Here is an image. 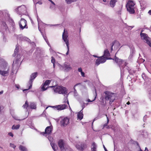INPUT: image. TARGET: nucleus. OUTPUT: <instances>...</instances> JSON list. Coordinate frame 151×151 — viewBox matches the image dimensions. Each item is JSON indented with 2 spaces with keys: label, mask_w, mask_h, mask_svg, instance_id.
Listing matches in <instances>:
<instances>
[{
  "label": "nucleus",
  "mask_w": 151,
  "mask_h": 151,
  "mask_svg": "<svg viewBox=\"0 0 151 151\" xmlns=\"http://www.w3.org/2000/svg\"><path fill=\"white\" fill-rule=\"evenodd\" d=\"M0 74L3 76H8L10 72V68L8 64L5 61H3L0 66Z\"/></svg>",
  "instance_id": "1"
},
{
  "label": "nucleus",
  "mask_w": 151,
  "mask_h": 151,
  "mask_svg": "<svg viewBox=\"0 0 151 151\" xmlns=\"http://www.w3.org/2000/svg\"><path fill=\"white\" fill-rule=\"evenodd\" d=\"M49 87L52 88L53 91L56 93L62 94H65L67 93V90L64 87L61 86H50Z\"/></svg>",
  "instance_id": "2"
},
{
  "label": "nucleus",
  "mask_w": 151,
  "mask_h": 151,
  "mask_svg": "<svg viewBox=\"0 0 151 151\" xmlns=\"http://www.w3.org/2000/svg\"><path fill=\"white\" fill-rule=\"evenodd\" d=\"M104 93L105 94V98L106 100L109 101L110 104H112L115 99L114 94L108 91L105 92Z\"/></svg>",
  "instance_id": "3"
},
{
  "label": "nucleus",
  "mask_w": 151,
  "mask_h": 151,
  "mask_svg": "<svg viewBox=\"0 0 151 151\" xmlns=\"http://www.w3.org/2000/svg\"><path fill=\"white\" fill-rule=\"evenodd\" d=\"M135 4L132 1H128L126 5L127 10L131 14H134L135 12L134 5Z\"/></svg>",
  "instance_id": "4"
},
{
  "label": "nucleus",
  "mask_w": 151,
  "mask_h": 151,
  "mask_svg": "<svg viewBox=\"0 0 151 151\" xmlns=\"http://www.w3.org/2000/svg\"><path fill=\"white\" fill-rule=\"evenodd\" d=\"M62 38L64 42H65L68 48V51L66 54L68 55V54L69 47V40L68 37V34L67 31L64 29V32L62 35Z\"/></svg>",
  "instance_id": "5"
},
{
  "label": "nucleus",
  "mask_w": 151,
  "mask_h": 151,
  "mask_svg": "<svg viewBox=\"0 0 151 151\" xmlns=\"http://www.w3.org/2000/svg\"><path fill=\"white\" fill-rule=\"evenodd\" d=\"M37 72H35L32 73L30 76L29 80L28 82V85L29 86V88L28 89H26L23 90V91H27L32 87V82L33 80L35 78L37 77Z\"/></svg>",
  "instance_id": "6"
},
{
  "label": "nucleus",
  "mask_w": 151,
  "mask_h": 151,
  "mask_svg": "<svg viewBox=\"0 0 151 151\" xmlns=\"http://www.w3.org/2000/svg\"><path fill=\"white\" fill-rule=\"evenodd\" d=\"M15 11L19 14H25L26 12V8L24 5L19 6L15 9Z\"/></svg>",
  "instance_id": "7"
},
{
  "label": "nucleus",
  "mask_w": 151,
  "mask_h": 151,
  "mask_svg": "<svg viewBox=\"0 0 151 151\" xmlns=\"http://www.w3.org/2000/svg\"><path fill=\"white\" fill-rule=\"evenodd\" d=\"M115 62L118 64L120 68H124L125 66L128 64V63L126 60H122L116 58H115Z\"/></svg>",
  "instance_id": "8"
},
{
  "label": "nucleus",
  "mask_w": 151,
  "mask_h": 151,
  "mask_svg": "<svg viewBox=\"0 0 151 151\" xmlns=\"http://www.w3.org/2000/svg\"><path fill=\"white\" fill-rule=\"evenodd\" d=\"M52 126L47 127L45 129V132L41 133V134L45 136L47 134H50L52 133Z\"/></svg>",
  "instance_id": "9"
},
{
  "label": "nucleus",
  "mask_w": 151,
  "mask_h": 151,
  "mask_svg": "<svg viewBox=\"0 0 151 151\" xmlns=\"http://www.w3.org/2000/svg\"><path fill=\"white\" fill-rule=\"evenodd\" d=\"M60 123L62 126H66L69 123V119L67 117L63 118L60 121Z\"/></svg>",
  "instance_id": "10"
},
{
  "label": "nucleus",
  "mask_w": 151,
  "mask_h": 151,
  "mask_svg": "<svg viewBox=\"0 0 151 151\" xmlns=\"http://www.w3.org/2000/svg\"><path fill=\"white\" fill-rule=\"evenodd\" d=\"M107 59L103 56L98 57V58L96 60V64L98 65L100 63H104Z\"/></svg>",
  "instance_id": "11"
},
{
  "label": "nucleus",
  "mask_w": 151,
  "mask_h": 151,
  "mask_svg": "<svg viewBox=\"0 0 151 151\" xmlns=\"http://www.w3.org/2000/svg\"><path fill=\"white\" fill-rule=\"evenodd\" d=\"M58 146L62 151H63L65 149L66 145L65 142L62 139H60L58 142Z\"/></svg>",
  "instance_id": "12"
},
{
  "label": "nucleus",
  "mask_w": 151,
  "mask_h": 151,
  "mask_svg": "<svg viewBox=\"0 0 151 151\" xmlns=\"http://www.w3.org/2000/svg\"><path fill=\"white\" fill-rule=\"evenodd\" d=\"M51 82H53V81L52 80H47L46 81L43 85H42L41 87V89L42 91H45L47 88H50V87H48L46 88L45 86L48 85Z\"/></svg>",
  "instance_id": "13"
},
{
  "label": "nucleus",
  "mask_w": 151,
  "mask_h": 151,
  "mask_svg": "<svg viewBox=\"0 0 151 151\" xmlns=\"http://www.w3.org/2000/svg\"><path fill=\"white\" fill-rule=\"evenodd\" d=\"M67 106V105L64 104L54 106H53V107L55 109H56L58 110H61L65 109Z\"/></svg>",
  "instance_id": "14"
},
{
  "label": "nucleus",
  "mask_w": 151,
  "mask_h": 151,
  "mask_svg": "<svg viewBox=\"0 0 151 151\" xmlns=\"http://www.w3.org/2000/svg\"><path fill=\"white\" fill-rule=\"evenodd\" d=\"M67 106V105L64 104L54 106H53V107L55 109H56L58 110H61L65 109Z\"/></svg>",
  "instance_id": "15"
},
{
  "label": "nucleus",
  "mask_w": 151,
  "mask_h": 151,
  "mask_svg": "<svg viewBox=\"0 0 151 151\" xmlns=\"http://www.w3.org/2000/svg\"><path fill=\"white\" fill-rule=\"evenodd\" d=\"M26 23V20L23 19H21L19 23L20 28L23 29L25 28L27 25Z\"/></svg>",
  "instance_id": "16"
},
{
  "label": "nucleus",
  "mask_w": 151,
  "mask_h": 151,
  "mask_svg": "<svg viewBox=\"0 0 151 151\" xmlns=\"http://www.w3.org/2000/svg\"><path fill=\"white\" fill-rule=\"evenodd\" d=\"M60 68L61 69L63 70L64 69V70H65L67 71H69L71 69L70 65L66 63H65L62 66L61 65H60Z\"/></svg>",
  "instance_id": "17"
},
{
  "label": "nucleus",
  "mask_w": 151,
  "mask_h": 151,
  "mask_svg": "<svg viewBox=\"0 0 151 151\" xmlns=\"http://www.w3.org/2000/svg\"><path fill=\"white\" fill-rule=\"evenodd\" d=\"M110 55V54L108 50L106 49H105L104 52V55L103 56V57L104 56V57L106 58L107 60L111 59H112L111 58H108L109 57Z\"/></svg>",
  "instance_id": "18"
},
{
  "label": "nucleus",
  "mask_w": 151,
  "mask_h": 151,
  "mask_svg": "<svg viewBox=\"0 0 151 151\" xmlns=\"http://www.w3.org/2000/svg\"><path fill=\"white\" fill-rule=\"evenodd\" d=\"M76 148L80 151H82L86 147V146L81 144H78L76 145Z\"/></svg>",
  "instance_id": "19"
},
{
  "label": "nucleus",
  "mask_w": 151,
  "mask_h": 151,
  "mask_svg": "<svg viewBox=\"0 0 151 151\" xmlns=\"http://www.w3.org/2000/svg\"><path fill=\"white\" fill-rule=\"evenodd\" d=\"M78 118L81 120L83 117L82 110H81L78 114Z\"/></svg>",
  "instance_id": "20"
},
{
  "label": "nucleus",
  "mask_w": 151,
  "mask_h": 151,
  "mask_svg": "<svg viewBox=\"0 0 151 151\" xmlns=\"http://www.w3.org/2000/svg\"><path fill=\"white\" fill-rule=\"evenodd\" d=\"M116 1V0H111L109 3L110 6L112 8L114 7L115 6Z\"/></svg>",
  "instance_id": "21"
},
{
  "label": "nucleus",
  "mask_w": 151,
  "mask_h": 151,
  "mask_svg": "<svg viewBox=\"0 0 151 151\" xmlns=\"http://www.w3.org/2000/svg\"><path fill=\"white\" fill-rule=\"evenodd\" d=\"M50 145L53 149L54 151H56V150L57 149V147L56 145L52 142H50Z\"/></svg>",
  "instance_id": "22"
},
{
  "label": "nucleus",
  "mask_w": 151,
  "mask_h": 151,
  "mask_svg": "<svg viewBox=\"0 0 151 151\" xmlns=\"http://www.w3.org/2000/svg\"><path fill=\"white\" fill-rule=\"evenodd\" d=\"M29 107L30 108L32 109H36V105L35 103L33 102L30 103L29 105Z\"/></svg>",
  "instance_id": "23"
},
{
  "label": "nucleus",
  "mask_w": 151,
  "mask_h": 151,
  "mask_svg": "<svg viewBox=\"0 0 151 151\" xmlns=\"http://www.w3.org/2000/svg\"><path fill=\"white\" fill-rule=\"evenodd\" d=\"M96 146L95 143L92 144V146L91 150L92 151H96Z\"/></svg>",
  "instance_id": "24"
},
{
  "label": "nucleus",
  "mask_w": 151,
  "mask_h": 151,
  "mask_svg": "<svg viewBox=\"0 0 151 151\" xmlns=\"http://www.w3.org/2000/svg\"><path fill=\"white\" fill-rule=\"evenodd\" d=\"M19 148L20 150L22 151H27V149L26 148V147L23 146L22 145H20L19 147Z\"/></svg>",
  "instance_id": "25"
},
{
  "label": "nucleus",
  "mask_w": 151,
  "mask_h": 151,
  "mask_svg": "<svg viewBox=\"0 0 151 151\" xmlns=\"http://www.w3.org/2000/svg\"><path fill=\"white\" fill-rule=\"evenodd\" d=\"M20 127V125L19 124H18L16 125H13L12 127V129H18Z\"/></svg>",
  "instance_id": "26"
},
{
  "label": "nucleus",
  "mask_w": 151,
  "mask_h": 151,
  "mask_svg": "<svg viewBox=\"0 0 151 151\" xmlns=\"http://www.w3.org/2000/svg\"><path fill=\"white\" fill-rule=\"evenodd\" d=\"M23 107L24 108H26L27 109V108L28 107V104L27 101H26L25 104L23 105Z\"/></svg>",
  "instance_id": "27"
},
{
  "label": "nucleus",
  "mask_w": 151,
  "mask_h": 151,
  "mask_svg": "<svg viewBox=\"0 0 151 151\" xmlns=\"http://www.w3.org/2000/svg\"><path fill=\"white\" fill-rule=\"evenodd\" d=\"M43 37L44 40H45V41L48 44V45L50 47H51L50 46V43H49V42L47 40V37L45 36H44V35H43Z\"/></svg>",
  "instance_id": "28"
},
{
  "label": "nucleus",
  "mask_w": 151,
  "mask_h": 151,
  "mask_svg": "<svg viewBox=\"0 0 151 151\" xmlns=\"http://www.w3.org/2000/svg\"><path fill=\"white\" fill-rule=\"evenodd\" d=\"M51 58V62L53 64H54L55 63V60L53 57H52Z\"/></svg>",
  "instance_id": "29"
},
{
  "label": "nucleus",
  "mask_w": 151,
  "mask_h": 151,
  "mask_svg": "<svg viewBox=\"0 0 151 151\" xmlns=\"http://www.w3.org/2000/svg\"><path fill=\"white\" fill-rule=\"evenodd\" d=\"M137 148L138 150H139V151H142V150L141 149L139 144L137 143Z\"/></svg>",
  "instance_id": "30"
},
{
  "label": "nucleus",
  "mask_w": 151,
  "mask_h": 151,
  "mask_svg": "<svg viewBox=\"0 0 151 151\" xmlns=\"http://www.w3.org/2000/svg\"><path fill=\"white\" fill-rule=\"evenodd\" d=\"M10 147L13 148L14 149L16 147V146L14 145V144L10 143Z\"/></svg>",
  "instance_id": "31"
},
{
  "label": "nucleus",
  "mask_w": 151,
  "mask_h": 151,
  "mask_svg": "<svg viewBox=\"0 0 151 151\" xmlns=\"http://www.w3.org/2000/svg\"><path fill=\"white\" fill-rule=\"evenodd\" d=\"M18 49H19L17 48V47H16V49H15L14 50V53L15 54H17V52L18 51Z\"/></svg>",
  "instance_id": "32"
},
{
  "label": "nucleus",
  "mask_w": 151,
  "mask_h": 151,
  "mask_svg": "<svg viewBox=\"0 0 151 151\" xmlns=\"http://www.w3.org/2000/svg\"><path fill=\"white\" fill-rule=\"evenodd\" d=\"M81 75L83 77H84L85 76V73L83 72H81Z\"/></svg>",
  "instance_id": "33"
},
{
  "label": "nucleus",
  "mask_w": 151,
  "mask_h": 151,
  "mask_svg": "<svg viewBox=\"0 0 151 151\" xmlns=\"http://www.w3.org/2000/svg\"><path fill=\"white\" fill-rule=\"evenodd\" d=\"M48 139L49 140L50 142H51V141H52V140L53 139L52 138V137H49L48 138Z\"/></svg>",
  "instance_id": "34"
},
{
  "label": "nucleus",
  "mask_w": 151,
  "mask_h": 151,
  "mask_svg": "<svg viewBox=\"0 0 151 151\" xmlns=\"http://www.w3.org/2000/svg\"><path fill=\"white\" fill-rule=\"evenodd\" d=\"M8 134L9 136H10L12 137H13V134L12 133H11V132L9 133Z\"/></svg>",
  "instance_id": "35"
},
{
  "label": "nucleus",
  "mask_w": 151,
  "mask_h": 151,
  "mask_svg": "<svg viewBox=\"0 0 151 151\" xmlns=\"http://www.w3.org/2000/svg\"><path fill=\"white\" fill-rule=\"evenodd\" d=\"M95 99H96V97L92 101H91L90 99H88L87 100V101L88 102H92V101H94Z\"/></svg>",
  "instance_id": "36"
},
{
  "label": "nucleus",
  "mask_w": 151,
  "mask_h": 151,
  "mask_svg": "<svg viewBox=\"0 0 151 151\" xmlns=\"http://www.w3.org/2000/svg\"><path fill=\"white\" fill-rule=\"evenodd\" d=\"M78 72L79 71H82V69L81 68H79L78 69Z\"/></svg>",
  "instance_id": "37"
},
{
  "label": "nucleus",
  "mask_w": 151,
  "mask_h": 151,
  "mask_svg": "<svg viewBox=\"0 0 151 151\" xmlns=\"http://www.w3.org/2000/svg\"><path fill=\"white\" fill-rule=\"evenodd\" d=\"M42 4V2L41 1H38L37 4Z\"/></svg>",
  "instance_id": "38"
},
{
  "label": "nucleus",
  "mask_w": 151,
  "mask_h": 151,
  "mask_svg": "<svg viewBox=\"0 0 151 151\" xmlns=\"http://www.w3.org/2000/svg\"><path fill=\"white\" fill-rule=\"evenodd\" d=\"M106 118H107V124H108V123L109 122V119H108V117H107V115H106Z\"/></svg>",
  "instance_id": "39"
},
{
  "label": "nucleus",
  "mask_w": 151,
  "mask_h": 151,
  "mask_svg": "<svg viewBox=\"0 0 151 151\" xmlns=\"http://www.w3.org/2000/svg\"><path fill=\"white\" fill-rule=\"evenodd\" d=\"M49 1H50L52 4L53 5H55V4L51 0H48Z\"/></svg>",
  "instance_id": "40"
},
{
  "label": "nucleus",
  "mask_w": 151,
  "mask_h": 151,
  "mask_svg": "<svg viewBox=\"0 0 151 151\" xmlns=\"http://www.w3.org/2000/svg\"><path fill=\"white\" fill-rule=\"evenodd\" d=\"M85 104H84L82 106V110H83V109L84 108L85 106Z\"/></svg>",
  "instance_id": "41"
},
{
  "label": "nucleus",
  "mask_w": 151,
  "mask_h": 151,
  "mask_svg": "<svg viewBox=\"0 0 151 151\" xmlns=\"http://www.w3.org/2000/svg\"><path fill=\"white\" fill-rule=\"evenodd\" d=\"M103 147L105 151H108L106 149V148L105 147V146L104 145H103Z\"/></svg>",
  "instance_id": "42"
},
{
  "label": "nucleus",
  "mask_w": 151,
  "mask_h": 151,
  "mask_svg": "<svg viewBox=\"0 0 151 151\" xmlns=\"http://www.w3.org/2000/svg\"><path fill=\"white\" fill-rule=\"evenodd\" d=\"M148 13L150 15H151V10H150L149 11Z\"/></svg>",
  "instance_id": "43"
},
{
  "label": "nucleus",
  "mask_w": 151,
  "mask_h": 151,
  "mask_svg": "<svg viewBox=\"0 0 151 151\" xmlns=\"http://www.w3.org/2000/svg\"><path fill=\"white\" fill-rule=\"evenodd\" d=\"M3 93V91H0V95L2 94Z\"/></svg>",
  "instance_id": "44"
},
{
  "label": "nucleus",
  "mask_w": 151,
  "mask_h": 151,
  "mask_svg": "<svg viewBox=\"0 0 151 151\" xmlns=\"http://www.w3.org/2000/svg\"><path fill=\"white\" fill-rule=\"evenodd\" d=\"M145 151H148V150L147 147H145Z\"/></svg>",
  "instance_id": "45"
},
{
  "label": "nucleus",
  "mask_w": 151,
  "mask_h": 151,
  "mask_svg": "<svg viewBox=\"0 0 151 151\" xmlns=\"http://www.w3.org/2000/svg\"><path fill=\"white\" fill-rule=\"evenodd\" d=\"M16 87L17 88H19V85H16Z\"/></svg>",
  "instance_id": "46"
},
{
  "label": "nucleus",
  "mask_w": 151,
  "mask_h": 151,
  "mask_svg": "<svg viewBox=\"0 0 151 151\" xmlns=\"http://www.w3.org/2000/svg\"><path fill=\"white\" fill-rule=\"evenodd\" d=\"M130 104V102L128 101V102L127 103V104H128V105H129V104Z\"/></svg>",
  "instance_id": "47"
},
{
  "label": "nucleus",
  "mask_w": 151,
  "mask_h": 151,
  "mask_svg": "<svg viewBox=\"0 0 151 151\" xmlns=\"http://www.w3.org/2000/svg\"><path fill=\"white\" fill-rule=\"evenodd\" d=\"M14 118L16 120H18V119L17 118V117H14Z\"/></svg>",
  "instance_id": "48"
},
{
  "label": "nucleus",
  "mask_w": 151,
  "mask_h": 151,
  "mask_svg": "<svg viewBox=\"0 0 151 151\" xmlns=\"http://www.w3.org/2000/svg\"><path fill=\"white\" fill-rule=\"evenodd\" d=\"M93 56L95 57H96V58H98L99 57H98V56H97L96 55H93Z\"/></svg>",
  "instance_id": "49"
},
{
  "label": "nucleus",
  "mask_w": 151,
  "mask_h": 151,
  "mask_svg": "<svg viewBox=\"0 0 151 151\" xmlns=\"http://www.w3.org/2000/svg\"><path fill=\"white\" fill-rule=\"evenodd\" d=\"M53 67L54 68L55 67V63H54V64H53Z\"/></svg>",
  "instance_id": "50"
},
{
  "label": "nucleus",
  "mask_w": 151,
  "mask_h": 151,
  "mask_svg": "<svg viewBox=\"0 0 151 151\" xmlns=\"http://www.w3.org/2000/svg\"><path fill=\"white\" fill-rule=\"evenodd\" d=\"M104 2H106V0H103Z\"/></svg>",
  "instance_id": "51"
},
{
  "label": "nucleus",
  "mask_w": 151,
  "mask_h": 151,
  "mask_svg": "<svg viewBox=\"0 0 151 151\" xmlns=\"http://www.w3.org/2000/svg\"><path fill=\"white\" fill-rule=\"evenodd\" d=\"M113 47V45L111 47V50H113V47Z\"/></svg>",
  "instance_id": "52"
},
{
  "label": "nucleus",
  "mask_w": 151,
  "mask_h": 151,
  "mask_svg": "<svg viewBox=\"0 0 151 151\" xmlns=\"http://www.w3.org/2000/svg\"><path fill=\"white\" fill-rule=\"evenodd\" d=\"M38 29H39V31H40V28H39V25H38Z\"/></svg>",
  "instance_id": "53"
},
{
  "label": "nucleus",
  "mask_w": 151,
  "mask_h": 151,
  "mask_svg": "<svg viewBox=\"0 0 151 151\" xmlns=\"http://www.w3.org/2000/svg\"><path fill=\"white\" fill-rule=\"evenodd\" d=\"M83 72L82 71H79V72H80L81 73V72Z\"/></svg>",
  "instance_id": "54"
},
{
  "label": "nucleus",
  "mask_w": 151,
  "mask_h": 151,
  "mask_svg": "<svg viewBox=\"0 0 151 151\" xmlns=\"http://www.w3.org/2000/svg\"><path fill=\"white\" fill-rule=\"evenodd\" d=\"M68 104L69 105V102L68 101Z\"/></svg>",
  "instance_id": "55"
},
{
  "label": "nucleus",
  "mask_w": 151,
  "mask_h": 151,
  "mask_svg": "<svg viewBox=\"0 0 151 151\" xmlns=\"http://www.w3.org/2000/svg\"><path fill=\"white\" fill-rule=\"evenodd\" d=\"M48 107H47L46 109H47V108Z\"/></svg>",
  "instance_id": "56"
},
{
  "label": "nucleus",
  "mask_w": 151,
  "mask_h": 151,
  "mask_svg": "<svg viewBox=\"0 0 151 151\" xmlns=\"http://www.w3.org/2000/svg\"><path fill=\"white\" fill-rule=\"evenodd\" d=\"M87 104H88V103H87V104H86V105H87Z\"/></svg>",
  "instance_id": "57"
},
{
  "label": "nucleus",
  "mask_w": 151,
  "mask_h": 151,
  "mask_svg": "<svg viewBox=\"0 0 151 151\" xmlns=\"http://www.w3.org/2000/svg\"><path fill=\"white\" fill-rule=\"evenodd\" d=\"M76 85H75V86H76Z\"/></svg>",
  "instance_id": "58"
},
{
  "label": "nucleus",
  "mask_w": 151,
  "mask_h": 151,
  "mask_svg": "<svg viewBox=\"0 0 151 151\" xmlns=\"http://www.w3.org/2000/svg\"><path fill=\"white\" fill-rule=\"evenodd\" d=\"M37 21H38V22H39V20L38 19L37 20Z\"/></svg>",
  "instance_id": "59"
},
{
  "label": "nucleus",
  "mask_w": 151,
  "mask_h": 151,
  "mask_svg": "<svg viewBox=\"0 0 151 151\" xmlns=\"http://www.w3.org/2000/svg\"><path fill=\"white\" fill-rule=\"evenodd\" d=\"M37 21H38V22H39V20L38 19L37 20Z\"/></svg>",
  "instance_id": "60"
},
{
  "label": "nucleus",
  "mask_w": 151,
  "mask_h": 151,
  "mask_svg": "<svg viewBox=\"0 0 151 151\" xmlns=\"http://www.w3.org/2000/svg\"><path fill=\"white\" fill-rule=\"evenodd\" d=\"M37 21H38V22H39V20L38 19L37 20Z\"/></svg>",
  "instance_id": "61"
},
{
  "label": "nucleus",
  "mask_w": 151,
  "mask_h": 151,
  "mask_svg": "<svg viewBox=\"0 0 151 151\" xmlns=\"http://www.w3.org/2000/svg\"><path fill=\"white\" fill-rule=\"evenodd\" d=\"M14 62H13V63L14 64Z\"/></svg>",
  "instance_id": "62"
}]
</instances>
